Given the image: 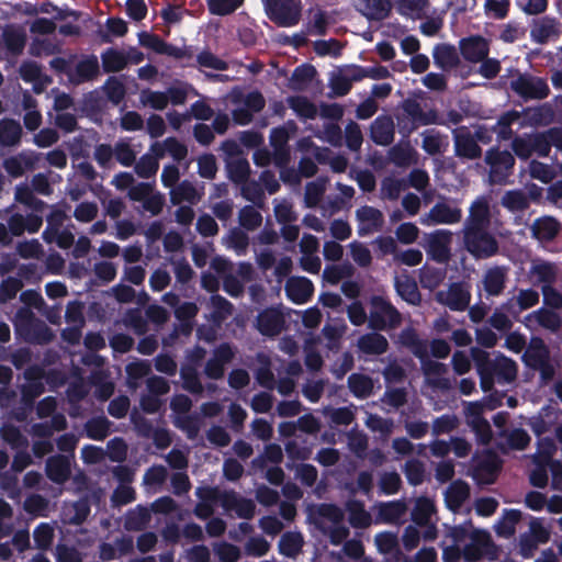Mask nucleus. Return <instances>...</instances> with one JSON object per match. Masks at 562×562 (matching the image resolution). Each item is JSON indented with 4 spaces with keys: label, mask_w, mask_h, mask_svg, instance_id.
<instances>
[{
    "label": "nucleus",
    "mask_w": 562,
    "mask_h": 562,
    "mask_svg": "<svg viewBox=\"0 0 562 562\" xmlns=\"http://www.w3.org/2000/svg\"><path fill=\"white\" fill-rule=\"evenodd\" d=\"M492 214L486 198L475 199L461 229L462 246L475 260H487L501 254V244L491 232Z\"/></svg>",
    "instance_id": "f257e3e1"
},
{
    "label": "nucleus",
    "mask_w": 562,
    "mask_h": 562,
    "mask_svg": "<svg viewBox=\"0 0 562 562\" xmlns=\"http://www.w3.org/2000/svg\"><path fill=\"white\" fill-rule=\"evenodd\" d=\"M402 315L392 302L382 295L369 300V328L375 331L396 329L402 324Z\"/></svg>",
    "instance_id": "f03ea898"
},
{
    "label": "nucleus",
    "mask_w": 562,
    "mask_h": 562,
    "mask_svg": "<svg viewBox=\"0 0 562 562\" xmlns=\"http://www.w3.org/2000/svg\"><path fill=\"white\" fill-rule=\"evenodd\" d=\"M268 19L279 27H292L302 18L301 0H262Z\"/></svg>",
    "instance_id": "7ed1b4c3"
},
{
    "label": "nucleus",
    "mask_w": 562,
    "mask_h": 562,
    "mask_svg": "<svg viewBox=\"0 0 562 562\" xmlns=\"http://www.w3.org/2000/svg\"><path fill=\"white\" fill-rule=\"evenodd\" d=\"M470 357L472 360L477 359V361H481L499 383H510L517 376L516 362L503 353H498L492 359L487 351L480 347H472L470 349Z\"/></svg>",
    "instance_id": "20e7f679"
},
{
    "label": "nucleus",
    "mask_w": 562,
    "mask_h": 562,
    "mask_svg": "<svg viewBox=\"0 0 562 562\" xmlns=\"http://www.w3.org/2000/svg\"><path fill=\"white\" fill-rule=\"evenodd\" d=\"M510 89L525 101L543 100L550 94V88L544 78L527 72H519L518 76L510 81Z\"/></svg>",
    "instance_id": "39448f33"
},
{
    "label": "nucleus",
    "mask_w": 562,
    "mask_h": 562,
    "mask_svg": "<svg viewBox=\"0 0 562 562\" xmlns=\"http://www.w3.org/2000/svg\"><path fill=\"white\" fill-rule=\"evenodd\" d=\"M470 539L471 541L461 550L462 558L465 562H479L484 557L494 559L496 551L495 544L486 530L475 529L470 535Z\"/></svg>",
    "instance_id": "423d86ee"
},
{
    "label": "nucleus",
    "mask_w": 562,
    "mask_h": 562,
    "mask_svg": "<svg viewBox=\"0 0 562 562\" xmlns=\"http://www.w3.org/2000/svg\"><path fill=\"white\" fill-rule=\"evenodd\" d=\"M485 162L490 166L491 180L496 183H502L513 173L515 157L508 150L492 147L486 151Z\"/></svg>",
    "instance_id": "0eeeda50"
},
{
    "label": "nucleus",
    "mask_w": 562,
    "mask_h": 562,
    "mask_svg": "<svg viewBox=\"0 0 562 562\" xmlns=\"http://www.w3.org/2000/svg\"><path fill=\"white\" fill-rule=\"evenodd\" d=\"M235 356L236 349L232 344H220L204 366V375L210 380H221L225 375V367L234 360Z\"/></svg>",
    "instance_id": "6e6552de"
},
{
    "label": "nucleus",
    "mask_w": 562,
    "mask_h": 562,
    "mask_svg": "<svg viewBox=\"0 0 562 562\" xmlns=\"http://www.w3.org/2000/svg\"><path fill=\"white\" fill-rule=\"evenodd\" d=\"M509 267L495 265L487 268L481 279L480 290L484 291L487 297L501 296L508 281Z\"/></svg>",
    "instance_id": "1a4fd4ad"
},
{
    "label": "nucleus",
    "mask_w": 562,
    "mask_h": 562,
    "mask_svg": "<svg viewBox=\"0 0 562 562\" xmlns=\"http://www.w3.org/2000/svg\"><path fill=\"white\" fill-rule=\"evenodd\" d=\"M451 239L452 234L447 229H438L434 232L430 234L427 241V255L438 263H447L451 257Z\"/></svg>",
    "instance_id": "9d476101"
},
{
    "label": "nucleus",
    "mask_w": 562,
    "mask_h": 562,
    "mask_svg": "<svg viewBox=\"0 0 562 562\" xmlns=\"http://www.w3.org/2000/svg\"><path fill=\"white\" fill-rule=\"evenodd\" d=\"M454 155L461 159L474 160L482 156V148L468 127L462 126L453 132Z\"/></svg>",
    "instance_id": "9b49d317"
},
{
    "label": "nucleus",
    "mask_w": 562,
    "mask_h": 562,
    "mask_svg": "<svg viewBox=\"0 0 562 562\" xmlns=\"http://www.w3.org/2000/svg\"><path fill=\"white\" fill-rule=\"evenodd\" d=\"M462 57L470 63L482 61L490 54V42L481 35H471L459 41Z\"/></svg>",
    "instance_id": "f8f14e48"
},
{
    "label": "nucleus",
    "mask_w": 562,
    "mask_h": 562,
    "mask_svg": "<svg viewBox=\"0 0 562 562\" xmlns=\"http://www.w3.org/2000/svg\"><path fill=\"white\" fill-rule=\"evenodd\" d=\"M289 132L284 126L273 127L270 132V145L273 149L272 160L274 166L289 165L291 153L289 147Z\"/></svg>",
    "instance_id": "ddd939ff"
},
{
    "label": "nucleus",
    "mask_w": 562,
    "mask_h": 562,
    "mask_svg": "<svg viewBox=\"0 0 562 562\" xmlns=\"http://www.w3.org/2000/svg\"><path fill=\"white\" fill-rule=\"evenodd\" d=\"M256 327L263 336H277L284 327V316L279 310L274 307H267L258 314L256 318Z\"/></svg>",
    "instance_id": "4468645a"
},
{
    "label": "nucleus",
    "mask_w": 562,
    "mask_h": 562,
    "mask_svg": "<svg viewBox=\"0 0 562 562\" xmlns=\"http://www.w3.org/2000/svg\"><path fill=\"white\" fill-rule=\"evenodd\" d=\"M286 296L295 304L307 303L314 293V284L306 277H291L285 286Z\"/></svg>",
    "instance_id": "2eb2a0df"
},
{
    "label": "nucleus",
    "mask_w": 562,
    "mask_h": 562,
    "mask_svg": "<svg viewBox=\"0 0 562 562\" xmlns=\"http://www.w3.org/2000/svg\"><path fill=\"white\" fill-rule=\"evenodd\" d=\"M432 58L436 67L443 72H450L461 65L460 55L457 48L448 43H439L434 46Z\"/></svg>",
    "instance_id": "dca6fc26"
},
{
    "label": "nucleus",
    "mask_w": 562,
    "mask_h": 562,
    "mask_svg": "<svg viewBox=\"0 0 562 562\" xmlns=\"http://www.w3.org/2000/svg\"><path fill=\"white\" fill-rule=\"evenodd\" d=\"M442 302L454 312L468 310L471 302L470 284L467 282L451 283L446 300Z\"/></svg>",
    "instance_id": "f3484780"
},
{
    "label": "nucleus",
    "mask_w": 562,
    "mask_h": 562,
    "mask_svg": "<svg viewBox=\"0 0 562 562\" xmlns=\"http://www.w3.org/2000/svg\"><path fill=\"white\" fill-rule=\"evenodd\" d=\"M357 11L370 21H382L392 11L391 0H356Z\"/></svg>",
    "instance_id": "a211bd4d"
},
{
    "label": "nucleus",
    "mask_w": 562,
    "mask_h": 562,
    "mask_svg": "<svg viewBox=\"0 0 562 562\" xmlns=\"http://www.w3.org/2000/svg\"><path fill=\"white\" fill-rule=\"evenodd\" d=\"M370 136L374 144L389 146L394 140V122L389 115L378 116L371 124Z\"/></svg>",
    "instance_id": "6ab92c4d"
},
{
    "label": "nucleus",
    "mask_w": 562,
    "mask_h": 562,
    "mask_svg": "<svg viewBox=\"0 0 562 562\" xmlns=\"http://www.w3.org/2000/svg\"><path fill=\"white\" fill-rule=\"evenodd\" d=\"M2 41L8 54L12 57L20 56L26 45L27 36L22 26L8 25L2 31Z\"/></svg>",
    "instance_id": "aec40b11"
},
{
    "label": "nucleus",
    "mask_w": 562,
    "mask_h": 562,
    "mask_svg": "<svg viewBox=\"0 0 562 562\" xmlns=\"http://www.w3.org/2000/svg\"><path fill=\"white\" fill-rule=\"evenodd\" d=\"M469 497L470 485L461 479L451 482L445 492L446 506L453 513L459 512Z\"/></svg>",
    "instance_id": "412c9836"
},
{
    "label": "nucleus",
    "mask_w": 562,
    "mask_h": 562,
    "mask_svg": "<svg viewBox=\"0 0 562 562\" xmlns=\"http://www.w3.org/2000/svg\"><path fill=\"white\" fill-rule=\"evenodd\" d=\"M550 359V350L541 337L532 336L525 353L522 355L524 363L533 369Z\"/></svg>",
    "instance_id": "4be33fe9"
},
{
    "label": "nucleus",
    "mask_w": 562,
    "mask_h": 562,
    "mask_svg": "<svg viewBox=\"0 0 562 562\" xmlns=\"http://www.w3.org/2000/svg\"><path fill=\"white\" fill-rule=\"evenodd\" d=\"M99 72L100 66L98 57L91 54L85 56L81 60L78 61L75 69L72 70V76H70V81L75 85L92 81L99 75Z\"/></svg>",
    "instance_id": "5701e85b"
},
{
    "label": "nucleus",
    "mask_w": 562,
    "mask_h": 562,
    "mask_svg": "<svg viewBox=\"0 0 562 562\" xmlns=\"http://www.w3.org/2000/svg\"><path fill=\"white\" fill-rule=\"evenodd\" d=\"M358 221L362 224L359 234H369L378 232L383 227L384 217L383 213L373 206L364 205L356 212Z\"/></svg>",
    "instance_id": "b1692460"
},
{
    "label": "nucleus",
    "mask_w": 562,
    "mask_h": 562,
    "mask_svg": "<svg viewBox=\"0 0 562 562\" xmlns=\"http://www.w3.org/2000/svg\"><path fill=\"white\" fill-rule=\"evenodd\" d=\"M357 347L364 355L380 356L387 351L389 341L382 334L373 330L361 335L358 338Z\"/></svg>",
    "instance_id": "393cba45"
},
{
    "label": "nucleus",
    "mask_w": 562,
    "mask_h": 562,
    "mask_svg": "<svg viewBox=\"0 0 562 562\" xmlns=\"http://www.w3.org/2000/svg\"><path fill=\"white\" fill-rule=\"evenodd\" d=\"M428 224H456L462 218L459 207H452L448 203L437 202L428 213Z\"/></svg>",
    "instance_id": "a878e982"
},
{
    "label": "nucleus",
    "mask_w": 562,
    "mask_h": 562,
    "mask_svg": "<svg viewBox=\"0 0 562 562\" xmlns=\"http://www.w3.org/2000/svg\"><path fill=\"white\" fill-rule=\"evenodd\" d=\"M560 228V222L552 216L539 217L535 220L530 227L532 237L539 241L553 240L558 236Z\"/></svg>",
    "instance_id": "bb28decb"
},
{
    "label": "nucleus",
    "mask_w": 562,
    "mask_h": 562,
    "mask_svg": "<svg viewBox=\"0 0 562 562\" xmlns=\"http://www.w3.org/2000/svg\"><path fill=\"white\" fill-rule=\"evenodd\" d=\"M404 115L414 120L420 125H429L436 122L437 113L434 110L425 112L415 99H405L402 103Z\"/></svg>",
    "instance_id": "cd10ccee"
},
{
    "label": "nucleus",
    "mask_w": 562,
    "mask_h": 562,
    "mask_svg": "<svg viewBox=\"0 0 562 562\" xmlns=\"http://www.w3.org/2000/svg\"><path fill=\"white\" fill-rule=\"evenodd\" d=\"M22 126L19 121L13 119L0 120V145L3 147H13L20 144L22 138Z\"/></svg>",
    "instance_id": "c85d7f7f"
},
{
    "label": "nucleus",
    "mask_w": 562,
    "mask_h": 562,
    "mask_svg": "<svg viewBox=\"0 0 562 562\" xmlns=\"http://www.w3.org/2000/svg\"><path fill=\"white\" fill-rule=\"evenodd\" d=\"M45 471L47 477L57 484L66 482L70 475L69 463L63 456H54L48 458Z\"/></svg>",
    "instance_id": "c756f323"
},
{
    "label": "nucleus",
    "mask_w": 562,
    "mask_h": 562,
    "mask_svg": "<svg viewBox=\"0 0 562 562\" xmlns=\"http://www.w3.org/2000/svg\"><path fill=\"white\" fill-rule=\"evenodd\" d=\"M424 374L427 378H434L430 383L441 390H448L450 387V381L442 375L447 373L448 368L445 363L427 359L422 364Z\"/></svg>",
    "instance_id": "7c9ffc66"
},
{
    "label": "nucleus",
    "mask_w": 562,
    "mask_h": 562,
    "mask_svg": "<svg viewBox=\"0 0 562 562\" xmlns=\"http://www.w3.org/2000/svg\"><path fill=\"white\" fill-rule=\"evenodd\" d=\"M346 509L348 512L349 524L353 528L364 529L371 525V515L366 510L364 504L361 501H349L346 505Z\"/></svg>",
    "instance_id": "2f4dec72"
},
{
    "label": "nucleus",
    "mask_w": 562,
    "mask_h": 562,
    "mask_svg": "<svg viewBox=\"0 0 562 562\" xmlns=\"http://www.w3.org/2000/svg\"><path fill=\"white\" fill-rule=\"evenodd\" d=\"M521 512L514 508H505L502 518L495 526V532L503 538H510L516 532V526L521 519Z\"/></svg>",
    "instance_id": "473e14b6"
},
{
    "label": "nucleus",
    "mask_w": 562,
    "mask_h": 562,
    "mask_svg": "<svg viewBox=\"0 0 562 562\" xmlns=\"http://www.w3.org/2000/svg\"><path fill=\"white\" fill-rule=\"evenodd\" d=\"M526 318H535L540 327L552 333L559 331L562 327V318L559 313L546 307H540L537 311H533Z\"/></svg>",
    "instance_id": "72a5a7b5"
},
{
    "label": "nucleus",
    "mask_w": 562,
    "mask_h": 562,
    "mask_svg": "<svg viewBox=\"0 0 562 562\" xmlns=\"http://www.w3.org/2000/svg\"><path fill=\"white\" fill-rule=\"evenodd\" d=\"M149 521V510L142 505H137L136 508L130 509L125 514L124 529L127 531H142L147 527Z\"/></svg>",
    "instance_id": "f704fd0d"
},
{
    "label": "nucleus",
    "mask_w": 562,
    "mask_h": 562,
    "mask_svg": "<svg viewBox=\"0 0 562 562\" xmlns=\"http://www.w3.org/2000/svg\"><path fill=\"white\" fill-rule=\"evenodd\" d=\"M530 274L536 277L535 284L553 285L557 281L558 269L554 263L540 260L531 265Z\"/></svg>",
    "instance_id": "c9c22d12"
},
{
    "label": "nucleus",
    "mask_w": 562,
    "mask_h": 562,
    "mask_svg": "<svg viewBox=\"0 0 562 562\" xmlns=\"http://www.w3.org/2000/svg\"><path fill=\"white\" fill-rule=\"evenodd\" d=\"M561 32V24L555 19L546 18L531 30V37L539 44H546L551 37H559Z\"/></svg>",
    "instance_id": "e433bc0d"
},
{
    "label": "nucleus",
    "mask_w": 562,
    "mask_h": 562,
    "mask_svg": "<svg viewBox=\"0 0 562 562\" xmlns=\"http://www.w3.org/2000/svg\"><path fill=\"white\" fill-rule=\"evenodd\" d=\"M347 383L350 392L357 398L363 400L372 394L373 381L367 374L351 373L348 376Z\"/></svg>",
    "instance_id": "4c0bfd02"
},
{
    "label": "nucleus",
    "mask_w": 562,
    "mask_h": 562,
    "mask_svg": "<svg viewBox=\"0 0 562 562\" xmlns=\"http://www.w3.org/2000/svg\"><path fill=\"white\" fill-rule=\"evenodd\" d=\"M180 379L182 389L192 395H201L204 386L201 382L198 369L194 366H181Z\"/></svg>",
    "instance_id": "58836bf2"
},
{
    "label": "nucleus",
    "mask_w": 562,
    "mask_h": 562,
    "mask_svg": "<svg viewBox=\"0 0 562 562\" xmlns=\"http://www.w3.org/2000/svg\"><path fill=\"white\" fill-rule=\"evenodd\" d=\"M304 540L300 532L286 531L279 540V552L286 558H295L303 548Z\"/></svg>",
    "instance_id": "ea45409f"
},
{
    "label": "nucleus",
    "mask_w": 562,
    "mask_h": 562,
    "mask_svg": "<svg viewBox=\"0 0 562 562\" xmlns=\"http://www.w3.org/2000/svg\"><path fill=\"white\" fill-rule=\"evenodd\" d=\"M165 148L156 143L151 146V150L157 157H162L165 150L177 161L183 160L188 155V148L184 144L179 142L176 137H167L164 142Z\"/></svg>",
    "instance_id": "a19ab883"
},
{
    "label": "nucleus",
    "mask_w": 562,
    "mask_h": 562,
    "mask_svg": "<svg viewBox=\"0 0 562 562\" xmlns=\"http://www.w3.org/2000/svg\"><path fill=\"white\" fill-rule=\"evenodd\" d=\"M104 72H119L126 68L127 57L125 53L115 48H108L101 54Z\"/></svg>",
    "instance_id": "79ce46f5"
},
{
    "label": "nucleus",
    "mask_w": 562,
    "mask_h": 562,
    "mask_svg": "<svg viewBox=\"0 0 562 562\" xmlns=\"http://www.w3.org/2000/svg\"><path fill=\"white\" fill-rule=\"evenodd\" d=\"M111 422L105 416H97L88 419L85 431L88 438L102 441L110 434Z\"/></svg>",
    "instance_id": "37998d69"
},
{
    "label": "nucleus",
    "mask_w": 562,
    "mask_h": 562,
    "mask_svg": "<svg viewBox=\"0 0 562 562\" xmlns=\"http://www.w3.org/2000/svg\"><path fill=\"white\" fill-rule=\"evenodd\" d=\"M519 119L518 112L512 110L503 113L496 123L492 126L498 142L513 139L512 125Z\"/></svg>",
    "instance_id": "c03bdc74"
},
{
    "label": "nucleus",
    "mask_w": 562,
    "mask_h": 562,
    "mask_svg": "<svg viewBox=\"0 0 562 562\" xmlns=\"http://www.w3.org/2000/svg\"><path fill=\"white\" fill-rule=\"evenodd\" d=\"M375 544L383 554H392L396 560L402 557L397 535L391 531H382L375 535Z\"/></svg>",
    "instance_id": "a18cd8bd"
},
{
    "label": "nucleus",
    "mask_w": 562,
    "mask_h": 562,
    "mask_svg": "<svg viewBox=\"0 0 562 562\" xmlns=\"http://www.w3.org/2000/svg\"><path fill=\"white\" fill-rule=\"evenodd\" d=\"M435 504L428 497H419L412 510V520L419 527L429 524L431 515L435 513Z\"/></svg>",
    "instance_id": "49530a36"
},
{
    "label": "nucleus",
    "mask_w": 562,
    "mask_h": 562,
    "mask_svg": "<svg viewBox=\"0 0 562 562\" xmlns=\"http://www.w3.org/2000/svg\"><path fill=\"white\" fill-rule=\"evenodd\" d=\"M288 104L301 117L314 120L317 115L316 105L304 95L289 97Z\"/></svg>",
    "instance_id": "de8ad7c7"
},
{
    "label": "nucleus",
    "mask_w": 562,
    "mask_h": 562,
    "mask_svg": "<svg viewBox=\"0 0 562 562\" xmlns=\"http://www.w3.org/2000/svg\"><path fill=\"white\" fill-rule=\"evenodd\" d=\"M448 142H443L442 136L436 130H427L423 133L422 148L430 156L445 151Z\"/></svg>",
    "instance_id": "09e8293b"
},
{
    "label": "nucleus",
    "mask_w": 562,
    "mask_h": 562,
    "mask_svg": "<svg viewBox=\"0 0 562 562\" xmlns=\"http://www.w3.org/2000/svg\"><path fill=\"white\" fill-rule=\"evenodd\" d=\"M199 313V307L194 302H183L175 308L176 318L182 324V331L189 334L192 329L191 321Z\"/></svg>",
    "instance_id": "8fccbe9b"
},
{
    "label": "nucleus",
    "mask_w": 562,
    "mask_h": 562,
    "mask_svg": "<svg viewBox=\"0 0 562 562\" xmlns=\"http://www.w3.org/2000/svg\"><path fill=\"white\" fill-rule=\"evenodd\" d=\"M150 364L146 360H136L126 364L125 372L127 375V383L130 386L135 387L138 382L150 373Z\"/></svg>",
    "instance_id": "3c124183"
},
{
    "label": "nucleus",
    "mask_w": 562,
    "mask_h": 562,
    "mask_svg": "<svg viewBox=\"0 0 562 562\" xmlns=\"http://www.w3.org/2000/svg\"><path fill=\"white\" fill-rule=\"evenodd\" d=\"M405 505L400 501L383 503L379 509V516L384 522H397L405 513Z\"/></svg>",
    "instance_id": "603ef678"
},
{
    "label": "nucleus",
    "mask_w": 562,
    "mask_h": 562,
    "mask_svg": "<svg viewBox=\"0 0 562 562\" xmlns=\"http://www.w3.org/2000/svg\"><path fill=\"white\" fill-rule=\"evenodd\" d=\"M403 472L407 482L413 486L420 485L425 480V464L418 459L407 460Z\"/></svg>",
    "instance_id": "864d4df0"
},
{
    "label": "nucleus",
    "mask_w": 562,
    "mask_h": 562,
    "mask_svg": "<svg viewBox=\"0 0 562 562\" xmlns=\"http://www.w3.org/2000/svg\"><path fill=\"white\" fill-rule=\"evenodd\" d=\"M238 221L246 231H255L261 225L262 216L254 206L245 205L239 210Z\"/></svg>",
    "instance_id": "5fc2aeb1"
},
{
    "label": "nucleus",
    "mask_w": 562,
    "mask_h": 562,
    "mask_svg": "<svg viewBox=\"0 0 562 562\" xmlns=\"http://www.w3.org/2000/svg\"><path fill=\"white\" fill-rule=\"evenodd\" d=\"M329 15L326 11L317 9L307 24V31L312 35L325 36L329 26Z\"/></svg>",
    "instance_id": "6e6d98bb"
},
{
    "label": "nucleus",
    "mask_w": 562,
    "mask_h": 562,
    "mask_svg": "<svg viewBox=\"0 0 562 562\" xmlns=\"http://www.w3.org/2000/svg\"><path fill=\"white\" fill-rule=\"evenodd\" d=\"M54 338V334L48 325L43 321H36L29 330V340L33 344L46 345Z\"/></svg>",
    "instance_id": "4d7b16f0"
},
{
    "label": "nucleus",
    "mask_w": 562,
    "mask_h": 562,
    "mask_svg": "<svg viewBox=\"0 0 562 562\" xmlns=\"http://www.w3.org/2000/svg\"><path fill=\"white\" fill-rule=\"evenodd\" d=\"M243 3L244 0H206L210 13L218 16L234 13Z\"/></svg>",
    "instance_id": "13d9d810"
},
{
    "label": "nucleus",
    "mask_w": 562,
    "mask_h": 562,
    "mask_svg": "<svg viewBox=\"0 0 562 562\" xmlns=\"http://www.w3.org/2000/svg\"><path fill=\"white\" fill-rule=\"evenodd\" d=\"M157 158V156H151L149 154L143 155L135 165L134 169L136 175L144 179L154 177L159 169V162Z\"/></svg>",
    "instance_id": "bf43d9fd"
},
{
    "label": "nucleus",
    "mask_w": 562,
    "mask_h": 562,
    "mask_svg": "<svg viewBox=\"0 0 562 562\" xmlns=\"http://www.w3.org/2000/svg\"><path fill=\"white\" fill-rule=\"evenodd\" d=\"M32 167V161L22 155L5 158L3 161V168L12 178L22 177L25 169H31Z\"/></svg>",
    "instance_id": "052dcab7"
},
{
    "label": "nucleus",
    "mask_w": 562,
    "mask_h": 562,
    "mask_svg": "<svg viewBox=\"0 0 562 562\" xmlns=\"http://www.w3.org/2000/svg\"><path fill=\"white\" fill-rule=\"evenodd\" d=\"M140 102L154 110L162 111L168 105V95L167 92L144 89L140 92Z\"/></svg>",
    "instance_id": "680f3d73"
},
{
    "label": "nucleus",
    "mask_w": 562,
    "mask_h": 562,
    "mask_svg": "<svg viewBox=\"0 0 562 562\" xmlns=\"http://www.w3.org/2000/svg\"><path fill=\"white\" fill-rule=\"evenodd\" d=\"M502 204L509 211H524L528 207L529 202L525 193L520 190L507 191L502 198Z\"/></svg>",
    "instance_id": "e2e57ef3"
},
{
    "label": "nucleus",
    "mask_w": 562,
    "mask_h": 562,
    "mask_svg": "<svg viewBox=\"0 0 562 562\" xmlns=\"http://www.w3.org/2000/svg\"><path fill=\"white\" fill-rule=\"evenodd\" d=\"M33 538L36 548L40 550H48L54 540V529L47 522H41L33 531Z\"/></svg>",
    "instance_id": "0e129e2a"
},
{
    "label": "nucleus",
    "mask_w": 562,
    "mask_h": 562,
    "mask_svg": "<svg viewBox=\"0 0 562 562\" xmlns=\"http://www.w3.org/2000/svg\"><path fill=\"white\" fill-rule=\"evenodd\" d=\"M528 134L531 144L532 155H537L538 157L541 158L548 157L551 151V148L549 138L547 136V131L532 132Z\"/></svg>",
    "instance_id": "69168bd1"
},
{
    "label": "nucleus",
    "mask_w": 562,
    "mask_h": 562,
    "mask_svg": "<svg viewBox=\"0 0 562 562\" xmlns=\"http://www.w3.org/2000/svg\"><path fill=\"white\" fill-rule=\"evenodd\" d=\"M228 178L235 183H244L250 172L249 164L246 159H236L227 164Z\"/></svg>",
    "instance_id": "338daca9"
},
{
    "label": "nucleus",
    "mask_w": 562,
    "mask_h": 562,
    "mask_svg": "<svg viewBox=\"0 0 562 562\" xmlns=\"http://www.w3.org/2000/svg\"><path fill=\"white\" fill-rule=\"evenodd\" d=\"M459 425V419L453 414H443L432 422V435L440 436L453 431Z\"/></svg>",
    "instance_id": "774afa93"
}]
</instances>
